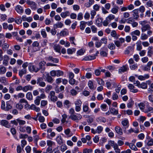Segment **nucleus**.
<instances>
[{"mask_svg":"<svg viewBox=\"0 0 153 153\" xmlns=\"http://www.w3.org/2000/svg\"><path fill=\"white\" fill-rule=\"evenodd\" d=\"M118 7L115 6L111 9V11L112 13L116 14L118 12Z\"/></svg>","mask_w":153,"mask_h":153,"instance_id":"nucleus-29","label":"nucleus"},{"mask_svg":"<svg viewBox=\"0 0 153 153\" xmlns=\"http://www.w3.org/2000/svg\"><path fill=\"white\" fill-rule=\"evenodd\" d=\"M63 72L61 71L57 70H56V76H63Z\"/></svg>","mask_w":153,"mask_h":153,"instance_id":"nucleus-44","label":"nucleus"},{"mask_svg":"<svg viewBox=\"0 0 153 153\" xmlns=\"http://www.w3.org/2000/svg\"><path fill=\"white\" fill-rule=\"evenodd\" d=\"M128 132L129 134L133 132L136 133H137L139 132V129L137 127L134 130L132 128H131L128 130Z\"/></svg>","mask_w":153,"mask_h":153,"instance_id":"nucleus-30","label":"nucleus"},{"mask_svg":"<svg viewBox=\"0 0 153 153\" xmlns=\"http://www.w3.org/2000/svg\"><path fill=\"white\" fill-rule=\"evenodd\" d=\"M138 79L140 80H144L149 78V74H145L143 76L140 75L137 76L136 75Z\"/></svg>","mask_w":153,"mask_h":153,"instance_id":"nucleus-10","label":"nucleus"},{"mask_svg":"<svg viewBox=\"0 0 153 153\" xmlns=\"http://www.w3.org/2000/svg\"><path fill=\"white\" fill-rule=\"evenodd\" d=\"M121 123L123 126L125 127V128H127L128 127L129 122L127 119H125L123 120L121 122Z\"/></svg>","mask_w":153,"mask_h":153,"instance_id":"nucleus-20","label":"nucleus"},{"mask_svg":"<svg viewBox=\"0 0 153 153\" xmlns=\"http://www.w3.org/2000/svg\"><path fill=\"white\" fill-rule=\"evenodd\" d=\"M108 48L110 50H114L115 48V45L113 43L109 44L108 45Z\"/></svg>","mask_w":153,"mask_h":153,"instance_id":"nucleus-56","label":"nucleus"},{"mask_svg":"<svg viewBox=\"0 0 153 153\" xmlns=\"http://www.w3.org/2000/svg\"><path fill=\"white\" fill-rule=\"evenodd\" d=\"M33 89V87L30 85L25 86L23 87V91L24 92H27L28 91H32Z\"/></svg>","mask_w":153,"mask_h":153,"instance_id":"nucleus-14","label":"nucleus"},{"mask_svg":"<svg viewBox=\"0 0 153 153\" xmlns=\"http://www.w3.org/2000/svg\"><path fill=\"white\" fill-rule=\"evenodd\" d=\"M100 6L97 4L94 5L93 6V9L95 11H98L99 10Z\"/></svg>","mask_w":153,"mask_h":153,"instance_id":"nucleus-58","label":"nucleus"},{"mask_svg":"<svg viewBox=\"0 0 153 153\" xmlns=\"http://www.w3.org/2000/svg\"><path fill=\"white\" fill-rule=\"evenodd\" d=\"M43 79L42 77H38L37 79L36 84L39 86L42 87H44L45 85V83L43 81Z\"/></svg>","mask_w":153,"mask_h":153,"instance_id":"nucleus-6","label":"nucleus"},{"mask_svg":"<svg viewBox=\"0 0 153 153\" xmlns=\"http://www.w3.org/2000/svg\"><path fill=\"white\" fill-rule=\"evenodd\" d=\"M75 51L76 49L75 48H73L72 49L68 48L67 50V53L68 54H71Z\"/></svg>","mask_w":153,"mask_h":153,"instance_id":"nucleus-42","label":"nucleus"},{"mask_svg":"<svg viewBox=\"0 0 153 153\" xmlns=\"http://www.w3.org/2000/svg\"><path fill=\"white\" fill-rule=\"evenodd\" d=\"M108 144L110 145L111 146L113 147V148L115 146V145L117 144V143H115L114 141L111 140H110L108 141Z\"/></svg>","mask_w":153,"mask_h":153,"instance_id":"nucleus-46","label":"nucleus"},{"mask_svg":"<svg viewBox=\"0 0 153 153\" xmlns=\"http://www.w3.org/2000/svg\"><path fill=\"white\" fill-rule=\"evenodd\" d=\"M6 68L3 66H0V74H3L6 72Z\"/></svg>","mask_w":153,"mask_h":153,"instance_id":"nucleus-31","label":"nucleus"},{"mask_svg":"<svg viewBox=\"0 0 153 153\" xmlns=\"http://www.w3.org/2000/svg\"><path fill=\"white\" fill-rule=\"evenodd\" d=\"M71 102L68 100H66L65 101L63 105L64 106L67 108H69L70 107Z\"/></svg>","mask_w":153,"mask_h":153,"instance_id":"nucleus-32","label":"nucleus"},{"mask_svg":"<svg viewBox=\"0 0 153 153\" xmlns=\"http://www.w3.org/2000/svg\"><path fill=\"white\" fill-rule=\"evenodd\" d=\"M61 150L63 152L67 149V146L65 144L62 145L60 146Z\"/></svg>","mask_w":153,"mask_h":153,"instance_id":"nucleus-52","label":"nucleus"},{"mask_svg":"<svg viewBox=\"0 0 153 153\" xmlns=\"http://www.w3.org/2000/svg\"><path fill=\"white\" fill-rule=\"evenodd\" d=\"M9 60L8 56L7 55H4V60L3 63L5 65H7L8 64V61Z\"/></svg>","mask_w":153,"mask_h":153,"instance_id":"nucleus-22","label":"nucleus"},{"mask_svg":"<svg viewBox=\"0 0 153 153\" xmlns=\"http://www.w3.org/2000/svg\"><path fill=\"white\" fill-rule=\"evenodd\" d=\"M110 111L111 113L114 115H116L118 113V110L114 108H111L110 109Z\"/></svg>","mask_w":153,"mask_h":153,"instance_id":"nucleus-24","label":"nucleus"},{"mask_svg":"<svg viewBox=\"0 0 153 153\" xmlns=\"http://www.w3.org/2000/svg\"><path fill=\"white\" fill-rule=\"evenodd\" d=\"M82 115L79 114L70 115L69 118L72 120L75 121L76 122H78L79 120L82 118Z\"/></svg>","mask_w":153,"mask_h":153,"instance_id":"nucleus-3","label":"nucleus"},{"mask_svg":"<svg viewBox=\"0 0 153 153\" xmlns=\"http://www.w3.org/2000/svg\"><path fill=\"white\" fill-rule=\"evenodd\" d=\"M9 45L7 42H6L5 41L3 42V45L1 46L2 49L4 51H6L9 47Z\"/></svg>","mask_w":153,"mask_h":153,"instance_id":"nucleus-15","label":"nucleus"},{"mask_svg":"<svg viewBox=\"0 0 153 153\" xmlns=\"http://www.w3.org/2000/svg\"><path fill=\"white\" fill-rule=\"evenodd\" d=\"M46 79L47 81L50 83H52L53 82V79L51 76H49V74L47 75Z\"/></svg>","mask_w":153,"mask_h":153,"instance_id":"nucleus-37","label":"nucleus"},{"mask_svg":"<svg viewBox=\"0 0 153 153\" xmlns=\"http://www.w3.org/2000/svg\"><path fill=\"white\" fill-rule=\"evenodd\" d=\"M130 34H132L134 35H136L137 36H139L140 34V32L138 30H136L130 33Z\"/></svg>","mask_w":153,"mask_h":153,"instance_id":"nucleus-39","label":"nucleus"},{"mask_svg":"<svg viewBox=\"0 0 153 153\" xmlns=\"http://www.w3.org/2000/svg\"><path fill=\"white\" fill-rule=\"evenodd\" d=\"M52 86L51 85H48L45 88V91L46 93L49 92L52 89Z\"/></svg>","mask_w":153,"mask_h":153,"instance_id":"nucleus-40","label":"nucleus"},{"mask_svg":"<svg viewBox=\"0 0 153 153\" xmlns=\"http://www.w3.org/2000/svg\"><path fill=\"white\" fill-rule=\"evenodd\" d=\"M124 114H127L128 115H131L133 114L132 111L131 110H125L124 111Z\"/></svg>","mask_w":153,"mask_h":153,"instance_id":"nucleus-57","label":"nucleus"},{"mask_svg":"<svg viewBox=\"0 0 153 153\" xmlns=\"http://www.w3.org/2000/svg\"><path fill=\"white\" fill-rule=\"evenodd\" d=\"M41 33L42 37L44 38H45L46 37L47 35L45 32V30L44 29H42L41 30Z\"/></svg>","mask_w":153,"mask_h":153,"instance_id":"nucleus-51","label":"nucleus"},{"mask_svg":"<svg viewBox=\"0 0 153 153\" xmlns=\"http://www.w3.org/2000/svg\"><path fill=\"white\" fill-rule=\"evenodd\" d=\"M139 88L143 89H146L147 88V85L146 83L145 82H143L140 84Z\"/></svg>","mask_w":153,"mask_h":153,"instance_id":"nucleus-47","label":"nucleus"},{"mask_svg":"<svg viewBox=\"0 0 153 153\" xmlns=\"http://www.w3.org/2000/svg\"><path fill=\"white\" fill-rule=\"evenodd\" d=\"M26 2L28 5L30 6L32 9H35L36 8V4L35 2L30 0H27Z\"/></svg>","mask_w":153,"mask_h":153,"instance_id":"nucleus-12","label":"nucleus"},{"mask_svg":"<svg viewBox=\"0 0 153 153\" xmlns=\"http://www.w3.org/2000/svg\"><path fill=\"white\" fill-rule=\"evenodd\" d=\"M48 98L49 100L53 102H55L58 100L57 97L55 95V92L53 91L50 92L48 96Z\"/></svg>","mask_w":153,"mask_h":153,"instance_id":"nucleus-2","label":"nucleus"},{"mask_svg":"<svg viewBox=\"0 0 153 153\" xmlns=\"http://www.w3.org/2000/svg\"><path fill=\"white\" fill-rule=\"evenodd\" d=\"M75 106H81L82 102L80 100L77 99L74 102Z\"/></svg>","mask_w":153,"mask_h":153,"instance_id":"nucleus-41","label":"nucleus"},{"mask_svg":"<svg viewBox=\"0 0 153 153\" xmlns=\"http://www.w3.org/2000/svg\"><path fill=\"white\" fill-rule=\"evenodd\" d=\"M96 57L95 56L89 55L85 56L83 59L85 61H89L94 59Z\"/></svg>","mask_w":153,"mask_h":153,"instance_id":"nucleus-17","label":"nucleus"},{"mask_svg":"<svg viewBox=\"0 0 153 153\" xmlns=\"http://www.w3.org/2000/svg\"><path fill=\"white\" fill-rule=\"evenodd\" d=\"M26 98L29 100H31L33 99V96L30 92H27L26 95Z\"/></svg>","mask_w":153,"mask_h":153,"instance_id":"nucleus-33","label":"nucleus"},{"mask_svg":"<svg viewBox=\"0 0 153 153\" xmlns=\"http://www.w3.org/2000/svg\"><path fill=\"white\" fill-rule=\"evenodd\" d=\"M16 107L17 109L21 110L23 108V105L21 103H18L16 104Z\"/></svg>","mask_w":153,"mask_h":153,"instance_id":"nucleus-55","label":"nucleus"},{"mask_svg":"<svg viewBox=\"0 0 153 153\" xmlns=\"http://www.w3.org/2000/svg\"><path fill=\"white\" fill-rule=\"evenodd\" d=\"M138 67V65L137 63H136L134 64H132L130 65V69L132 70H135L136 68H137Z\"/></svg>","mask_w":153,"mask_h":153,"instance_id":"nucleus-50","label":"nucleus"},{"mask_svg":"<svg viewBox=\"0 0 153 153\" xmlns=\"http://www.w3.org/2000/svg\"><path fill=\"white\" fill-rule=\"evenodd\" d=\"M87 22L82 21L80 22V28L81 30H83L85 27V25Z\"/></svg>","mask_w":153,"mask_h":153,"instance_id":"nucleus-23","label":"nucleus"},{"mask_svg":"<svg viewBox=\"0 0 153 153\" xmlns=\"http://www.w3.org/2000/svg\"><path fill=\"white\" fill-rule=\"evenodd\" d=\"M95 153H105V151L104 149H102L100 150L99 149H96L94 151Z\"/></svg>","mask_w":153,"mask_h":153,"instance_id":"nucleus-64","label":"nucleus"},{"mask_svg":"<svg viewBox=\"0 0 153 153\" xmlns=\"http://www.w3.org/2000/svg\"><path fill=\"white\" fill-rule=\"evenodd\" d=\"M64 133L68 137H70L73 135L72 133L69 128H67L65 130Z\"/></svg>","mask_w":153,"mask_h":153,"instance_id":"nucleus-18","label":"nucleus"},{"mask_svg":"<svg viewBox=\"0 0 153 153\" xmlns=\"http://www.w3.org/2000/svg\"><path fill=\"white\" fill-rule=\"evenodd\" d=\"M137 50L140 51L142 49V46L141 44V42L140 41H138L136 43Z\"/></svg>","mask_w":153,"mask_h":153,"instance_id":"nucleus-26","label":"nucleus"},{"mask_svg":"<svg viewBox=\"0 0 153 153\" xmlns=\"http://www.w3.org/2000/svg\"><path fill=\"white\" fill-rule=\"evenodd\" d=\"M15 10L19 14L22 13L24 12L23 8L19 5H18L15 7Z\"/></svg>","mask_w":153,"mask_h":153,"instance_id":"nucleus-9","label":"nucleus"},{"mask_svg":"<svg viewBox=\"0 0 153 153\" xmlns=\"http://www.w3.org/2000/svg\"><path fill=\"white\" fill-rule=\"evenodd\" d=\"M115 18V16L112 14H110L106 18V20H107L110 22L111 20H113Z\"/></svg>","mask_w":153,"mask_h":153,"instance_id":"nucleus-28","label":"nucleus"},{"mask_svg":"<svg viewBox=\"0 0 153 153\" xmlns=\"http://www.w3.org/2000/svg\"><path fill=\"white\" fill-rule=\"evenodd\" d=\"M148 36L146 34L142 33L140 36V39L142 40H145L147 39Z\"/></svg>","mask_w":153,"mask_h":153,"instance_id":"nucleus-48","label":"nucleus"},{"mask_svg":"<svg viewBox=\"0 0 153 153\" xmlns=\"http://www.w3.org/2000/svg\"><path fill=\"white\" fill-rule=\"evenodd\" d=\"M89 107L88 105H84L83 107V109L84 112H86L88 111Z\"/></svg>","mask_w":153,"mask_h":153,"instance_id":"nucleus-62","label":"nucleus"},{"mask_svg":"<svg viewBox=\"0 0 153 153\" xmlns=\"http://www.w3.org/2000/svg\"><path fill=\"white\" fill-rule=\"evenodd\" d=\"M114 150H115L116 153H120V150L117 144L115 145V146L113 148Z\"/></svg>","mask_w":153,"mask_h":153,"instance_id":"nucleus-36","label":"nucleus"},{"mask_svg":"<svg viewBox=\"0 0 153 153\" xmlns=\"http://www.w3.org/2000/svg\"><path fill=\"white\" fill-rule=\"evenodd\" d=\"M97 82L99 85H104L105 82L103 80L100 78H98L97 80Z\"/></svg>","mask_w":153,"mask_h":153,"instance_id":"nucleus-43","label":"nucleus"},{"mask_svg":"<svg viewBox=\"0 0 153 153\" xmlns=\"http://www.w3.org/2000/svg\"><path fill=\"white\" fill-rule=\"evenodd\" d=\"M0 123L1 125L7 128H9L10 127V126L8 122L6 120H1Z\"/></svg>","mask_w":153,"mask_h":153,"instance_id":"nucleus-11","label":"nucleus"},{"mask_svg":"<svg viewBox=\"0 0 153 153\" xmlns=\"http://www.w3.org/2000/svg\"><path fill=\"white\" fill-rule=\"evenodd\" d=\"M139 23L142 26L141 30L142 32H144L147 30H150L151 27L150 26V23L146 20L140 21Z\"/></svg>","mask_w":153,"mask_h":153,"instance_id":"nucleus-1","label":"nucleus"},{"mask_svg":"<svg viewBox=\"0 0 153 153\" xmlns=\"http://www.w3.org/2000/svg\"><path fill=\"white\" fill-rule=\"evenodd\" d=\"M28 68L29 70L31 72L34 71L35 72H37L39 70V68L36 67L35 65H32L31 64L29 65Z\"/></svg>","mask_w":153,"mask_h":153,"instance_id":"nucleus-7","label":"nucleus"},{"mask_svg":"<svg viewBox=\"0 0 153 153\" xmlns=\"http://www.w3.org/2000/svg\"><path fill=\"white\" fill-rule=\"evenodd\" d=\"M47 145L51 147L53 145H55V143L54 142L51 140H48L47 141Z\"/></svg>","mask_w":153,"mask_h":153,"instance_id":"nucleus-45","label":"nucleus"},{"mask_svg":"<svg viewBox=\"0 0 153 153\" xmlns=\"http://www.w3.org/2000/svg\"><path fill=\"white\" fill-rule=\"evenodd\" d=\"M47 59L50 61H52L53 62L57 63L58 62L59 60L57 58L53 57L52 56H49L47 58Z\"/></svg>","mask_w":153,"mask_h":153,"instance_id":"nucleus-21","label":"nucleus"},{"mask_svg":"<svg viewBox=\"0 0 153 153\" xmlns=\"http://www.w3.org/2000/svg\"><path fill=\"white\" fill-rule=\"evenodd\" d=\"M115 130L117 133L120 135L123 134V130L119 126H116L115 127Z\"/></svg>","mask_w":153,"mask_h":153,"instance_id":"nucleus-19","label":"nucleus"},{"mask_svg":"<svg viewBox=\"0 0 153 153\" xmlns=\"http://www.w3.org/2000/svg\"><path fill=\"white\" fill-rule=\"evenodd\" d=\"M55 26L57 28H62L63 26V24L60 22H58L56 24Z\"/></svg>","mask_w":153,"mask_h":153,"instance_id":"nucleus-61","label":"nucleus"},{"mask_svg":"<svg viewBox=\"0 0 153 153\" xmlns=\"http://www.w3.org/2000/svg\"><path fill=\"white\" fill-rule=\"evenodd\" d=\"M70 15V13L68 11H66L65 12H62L60 14V16L63 18H65Z\"/></svg>","mask_w":153,"mask_h":153,"instance_id":"nucleus-25","label":"nucleus"},{"mask_svg":"<svg viewBox=\"0 0 153 153\" xmlns=\"http://www.w3.org/2000/svg\"><path fill=\"white\" fill-rule=\"evenodd\" d=\"M56 141L58 144L61 145L63 143V140L60 135H58L56 139Z\"/></svg>","mask_w":153,"mask_h":153,"instance_id":"nucleus-16","label":"nucleus"},{"mask_svg":"<svg viewBox=\"0 0 153 153\" xmlns=\"http://www.w3.org/2000/svg\"><path fill=\"white\" fill-rule=\"evenodd\" d=\"M118 95L115 93H114L112 96V99L114 100H117L118 99Z\"/></svg>","mask_w":153,"mask_h":153,"instance_id":"nucleus-53","label":"nucleus"},{"mask_svg":"<svg viewBox=\"0 0 153 153\" xmlns=\"http://www.w3.org/2000/svg\"><path fill=\"white\" fill-rule=\"evenodd\" d=\"M128 69V67L127 65L123 66L122 67L119 68L118 70L119 73L122 74L126 71Z\"/></svg>","mask_w":153,"mask_h":153,"instance_id":"nucleus-8","label":"nucleus"},{"mask_svg":"<svg viewBox=\"0 0 153 153\" xmlns=\"http://www.w3.org/2000/svg\"><path fill=\"white\" fill-rule=\"evenodd\" d=\"M138 10V11H139L140 12L143 13L145 11V7L143 6H141Z\"/></svg>","mask_w":153,"mask_h":153,"instance_id":"nucleus-59","label":"nucleus"},{"mask_svg":"<svg viewBox=\"0 0 153 153\" xmlns=\"http://www.w3.org/2000/svg\"><path fill=\"white\" fill-rule=\"evenodd\" d=\"M17 121L20 126L22 125H24L26 124V121L25 120H21L19 118L17 119Z\"/></svg>","mask_w":153,"mask_h":153,"instance_id":"nucleus-35","label":"nucleus"},{"mask_svg":"<svg viewBox=\"0 0 153 153\" xmlns=\"http://www.w3.org/2000/svg\"><path fill=\"white\" fill-rule=\"evenodd\" d=\"M83 14L82 13H78L77 16V19L79 20H80L83 19Z\"/></svg>","mask_w":153,"mask_h":153,"instance_id":"nucleus-60","label":"nucleus"},{"mask_svg":"<svg viewBox=\"0 0 153 153\" xmlns=\"http://www.w3.org/2000/svg\"><path fill=\"white\" fill-rule=\"evenodd\" d=\"M92 152V150L91 149H85L83 150V153H91Z\"/></svg>","mask_w":153,"mask_h":153,"instance_id":"nucleus-63","label":"nucleus"},{"mask_svg":"<svg viewBox=\"0 0 153 153\" xmlns=\"http://www.w3.org/2000/svg\"><path fill=\"white\" fill-rule=\"evenodd\" d=\"M27 70L26 69H23L19 71V75L22 77V76L26 74Z\"/></svg>","mask_w":153,"mask_h":153,"instance_id":"nucleus-27","label":"nucleus"},{"mask_svg":"<svg viewBox=\"0 0 153 153\" xmlns=\"http://www.w3.org/2000/svg\"><path fill=\"white\" fill-rule=\"evenodd\" d=\"M133 17L134 19H137L139 17L138 10L135 9L132 11Z\"/></svg>","mask_w":153,"mask_h":153,"instance_id":"nucleus-13","label":"nucleus"},{"mask_svg":"<svg viewBox=\"0 0 153 153\" xmlns=\"http://www.w3.org/2000/svg\"><path fill=\"white\" fill-rule=\"evenodd\" d=\"M40 100H41L40 99L39 96L37 97L36 99L34 101V103L35 104L37 105H39L40 104Z\"/></svg>","mask_w":153,"mask_h":153,"instance_id":"nucleus-54","label":"nucleus"},{"mask_svg":"<svg viewBox=\"0 0 153 153\" xmlns=\"http://www.w3.org/2000/svg\"><path fill=\"white\" fill-rule=\"evenodd\" d=\"M129 147L131 149L134 150V151H137L138 150V149L136 147V146L132 143H131Z\"/></svg>","mask_w":153,"mask_h":153,"instance_id":"nucleus-49","label":"nucleus"},{"mask_svg":"<svg viewBox=\"0 0 153 153\" xmlns=\"http://www.w3.org/2000/svg\"><path fill=\"white\" fill-rule=\"evenodd\" d=\"M88 85L89 88L91 89H94V86L93 85V82L89 80L88 83Z\"/></svg>","mask_w":153,"mask_h":153,"instance_id":"nucleus-38","label":"nucleus"},{"mask_svg":"<svg viewBox=\"0 0 153 153\" xmlns=\"http://www.w3.org/2000/svg\"><path fill=\"white\" fill-rule=\"evenodd\" d=\"M103 129V128L102 126H98L96 129L94 130L93 128H91V132L94 134H95L96 133L100 134L102 132Z\"/></svg>","mask_w":153,"mask_h":153,"instance_id":"nucleus-5","label":"nucleus"},{"mask_svg":"<svg viewBox=\"0 0 153 153\" xmlns=\"http://www.w3.org/2000/svg\"><path fill=\"white\" fill-rule=\"evenodd\" d=\"M143 112L147 113V116L148 117H150L152 115L151 114L153 113V107L150 106H148L143 110Z\"/></svg>","mask_w":153,"mask_h":153,"instance_id":"nucleus-4","label":"nucleus"},{"mask_svg":"<svg viewBox=\"0 0 153 153\" xmlns=\"http://www.w3.org/2000/svg\"><path fill=\"white\" fill-rule=\"evenodd\" d=\"M138 106H139L140 109L143 112V110L145 109V105L143 103L141 102L138 104Z\"/></svg>","mask_w":153,"mask_h":153,"instance_id":"nucleus-34","label":"nucleus"}]
</instances>
